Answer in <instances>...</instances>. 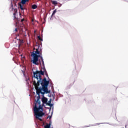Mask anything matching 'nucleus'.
<instances>
[{
    "mask_svg": "<svg viewBox=\"0 0 128 128\" xmlns=\"http://www.w3.org/2000/svg\"><path fill=\"white\" fill-rule=\"evenodd\" d=\"M40 79L38 80H33L32 84L34 86V88L37 90L38 94L41 92V94H50V91H48V86L50 84V81L46 80V78H44L39 82V84H38Z\"/></svg>",
    "mask_w": 128,
    "mask_h": 128,
    "instance_id": "nucleus-1",
    "label": "nucleus"
},
{
    "mask_svg": "<svg viewBox=\"0 0 128 128\" xmlns=\"http://www.w3.org/2000/svg\"><path fill=\"white\" fill-rule=\"evenodd\" d=\"M36 94L38 95V96L36 97L37 100L36 101L35 106H34V114L36 120H38L40 122H42V120L40 118V117L44 116V114L42 112L44 109H42V106L40 105V94H42V92L38 93V90H36Z\"/></svg>",
    "mask_w": 128,
    "mask_h": 128,
    "instance_id": "nucleus-2",
    "label": "nucleus"
},
{
    "mask_svg": "<svg viewBox=\"0 0 128 128\" xmlns=\"http://www.w3.org/2000/svg\"><path fill=\"white\" fill-rule=\"evenodd\" d=\"M42 70H40V71L36 70L35 72H34V78L35 80H39L38 81V82L37 83V84H39L40 82H42V76H44V74L47 76H48V72H46V68L44 67L42 68Z\"/></svg>",
    "mask_w": 128,
    "mask_h": 128,
    "instance_id": "nucleus-3",
    "label": "nucleus"
},
{
    "mask_svg": "<svg viewBox=\"0 0 128 128\" xmlns=\"http://www.w3.org/2000/svg\"><path fill=\"white\" fill-rule=\"evenodd\" d=\"M32 56L33 58V60H32V62L34 64H36V66H38L40 64V60H38V58H40V60H42V54L40 52L38 55L36 54H34V52H32Z\"/></svg>",
    "mask_w": 128,
    "mask_h": 128,
    "instance_id": "nucleus-4",
    "label": "nucleus"
},
{
    "mask_svg": "<svg viewBox=\"0 0 128 128\" xmlns=\"http://www.w3.org/2000/svg\"><path fill=\"white\" fill-rule=\"evenodd\" d=\"M26 2H28V0H22L21 2L18 4V6L22 10H24V4H26Z\"/></svg>",
    "mask_w": 128,
    "mask_h": 128,
    "instance_id": "nucleus-5",
    "label": "nucleus"
},
{
    "mask_svg": "<svg viewBox=\"0 0 128 128\" xmlns=\"http://www.w3.org/2000/svg\"><path fill=\"white\" fill-rule=\"evenodd\" d=\"M24 25L23 24L19 26L18 28V30H20V34H21L24 32Z\"/></svg>",
    "mask_w": 128,
    "mask_h": 128,
    "instance_id": "nucleus-6",
    "label": "nucleus"
},
{
    "mask_svg": "<svg viewBox=\"0 0 128 128\" xmlns=\"http://www.w3.org/2000/svg\"><path fill=\"white\" fill-rule=\"evenodd\" d=\"M42 95L43 96L42 100V102H43V104H46V102H48V98L44 97V94Z\"/></svg>",
    "mask_w": 128,
    "mask_h": 128,
    "instance_id": "nucleus-7",
    "label": "nucleus"
},
{
    "mask_svg": "<svg viewBox=\"0 0 128 128\" xmlns=\"http://www.w3.org/2000/svg\"><path fill=\"white\" fill-rule=\"evenodd\" d=\"M16 14H18V10H15L13 14L14 18H16Z\"/></svg>",
    "mask_w": 128,
    "mask_h": 128,
    "instance_id": "nucleus-8",
    "label": "nucleus"
},
{
    "mask_svg": "<svg viewBox=\"0 0 128 128\" xmlns=\"http://www.w3.org/2000/svg\"><path fill=\"white\" fill-rule=\"evenodd\" d=\"M40 52L38 51V49L36 48V52L34 53L36 54H40Z\"/></svg>",
    "mask_w": 128,
    "mask_h": 128,
    "instance_id": "nucleus-9",
    "label": "nucleus"
},
{
    "mask_svg": "<svg viewBox=\"0 0 128 128\" xmlns=\"http://www.w3.org/2000/svg\"><path fill=\"white\" fill-rule=\"evenodd\" d=\"M52 4H54V6H56V4H58V2L56 1L52 0Z\"/></svg>",
    "mask_w": 128,
    "mask_h": 128,
    "instance_id": "nucleus-10",
    "label": "nucleus"
},
{
    "mask_svg": "<svg viewBox=\"0 0 128 128\" xmlns=\"http://www.w3.org/2000/svg\"><path fill=\"white\" fill-rule=\"evenodd\" d=\"M32 8L33 10H36L38 8V6L36 4H33Z\"/></svg>",
    "mask_w": 128,
    "mask_h": 128,
    "instance_id": "nucleus-11",
    "label": "nucleus"
},
{
    "mask_svg": "<svg viewBox=\"0 0 128 128\" xmlns=\"http://www.w3.org/2000/svg\"><path fill=\"white\" fill-rule=\"evenodd\" d=\"M44 128H50V124H47L44 126Z\"/></svg>",
    "mask_w": 128,
    "mask_h": 128,
    "instance_id": "nucleus-12",
    "label": "nucleus"
},
{
    "mask_svg": "<svg viewBox=\"0 0 128 128\" xmlns=\"http://www.w3.org/2000/svg\"><path fill=\"white\" fill-rule=\"evenodd\" d=\"M41 60L43 68H44V58H42V59H41Z\"/></svg>",
    "mask_w": 128,
    "mask_h": 128,
    "instance_id": "nucleus-13",
    "label": "nucleus"
},
{
    "mask_svg": "<svg viewBox=\"0 0 128 128\" xmlns=\"http://www.w3.org/2000/svg\"><path fill=\"white\" fill-rule=\"evenodd\" d=\"M56 9L55 10H54V11L53 12L52 16H54V14H56Z\"/></svg>",
    "mask_w": 128,
    "mask_h": 128,
    "instance_id": "nucleus-14",
    "label": "nucleus"
},
{
    "mask_svg": "<svg viewBox=\"0 0 128 128\" xmlns=\"http://www.w3.org/2000/svg\"><path fill=\"white\" fill-rule=\"evenodd\" d=\"M20 41V44H24V40H22L20 39L18 40Z\"/></svg>",
    "mask_w": 128,
    "mask_h": 128,
    "instance_id": "nucleus-15",
    "label": "nucleus"
},
{
    "mask_svg": "<svg viewBox=\"0 0 128 128\" xmlns=\"http://www.w3.org/2000/svg\"><path fill=\"white\" fill-rule=\"evenodd\" d=\"M38 40H42V38H40V36H38Z\"/></svg>",
    "mask_w": 128,
    "mask_h": 128,
    "instance_id": "nucleus-16",
    "label": "nucleus"
},
{
    "mask_svg": "<svg viewBox=\"0 0 128 128\" xmlns=\"http://www.w3.org/2000/svg\"><path fill=\"white\" fill-rule=\"evenodd\" d=\"M100 124V123H96V126H100V124Z\"/></svg>",
    "mask_w": 128,
    "mask_h": 128,
    "instance_id": "nucleus-17",
    "label": "nucleus"
},
{
    "mask_svg": "<svg viewBox=\"0 0 128 128\" xmlns=\"http://www.w3.org/2000/svg\"><path fill=\"white\" fill-rule=\"evenodd\" d=\"M24 19L23 18L21 20V22H24Z\"/></svg>",
    "mask_w": 128,
    "mask_h": 128,
    "instance_id": "nucleus-18",
    "label": "nucleus"
},
{
    "mask_svg": "<svg viewBox=\"0 0 128 128\" xmlns=\"http://www.w3.org/2000/svg\"><path fill=\"white\" fill-rule=\"evenodd\" d=\"M48 106H50V100L48 103Z\"/></svg>",
    "mask_w": 128,
    "mask_h": 128,
    "instance_id": "nucleus-19",
    "label": "nucleus"
},
{
    "mask_svg": "<svg viewBox=\"0 0 128 128\" xmlns=\"http://www.w3.org/2000/svg\"><path fill=\"white\" fill-rule=\"evenodd\" d=\"M15 31H16V32H18V28H16Z\"/></svg>",
    "mask_w": 128,
    "mask_h": 128,
    "instance_id": "nucleus-20",
    "label": "nucleus"
},
{
    "mask_svg": "<svg viewBox=\"0 0 128 128\" xmlns=\"http://www.w3.org/2000/svg\"><path fill=\"white\" fill-rule=\"evenodd\" d=\"M20 36V34H17V36Z\"/></svg>",
    "mask_w": 128,
    "mask_h": 128,
    "instance_id": "nucleus-21",
    "label": "nucleus"
},
{
    "mask_svg": "<svg viewBox=\"0 0 128 128\" xmlns=\"http://www.w3.org/2000/svg\"><path fill=\"white\" fill-rule=\"evenodd\" d=\"M125 128H126V126H125Z\"/></svg>",
    "mask_w": 128,
    "mask_h": 128,
    "instance_id": "nucleus-22",
    "label": "nucleus"
},
{
    "mask_svg": "<svg viewBox=\"0 0 128 128\" xmlns=\"http://www.w3.org/2000/svg\"><path fill=\"white\" fill-rule=\"evenodd\" d=\"M51 117H50V118Z\"/></svg>",
    "mask_w": 128,
    "mask_h": 128,
    "instance_id": "nucleus-23",
    "label": "nucleus"
}]
</instances>
